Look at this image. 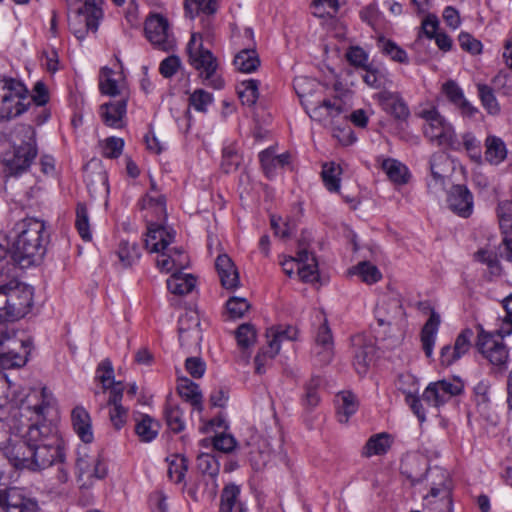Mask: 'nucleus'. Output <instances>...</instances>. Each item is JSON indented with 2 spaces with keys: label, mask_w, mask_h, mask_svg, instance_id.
Returning a JSON list of instances; mask_svg holds the SVG:
<instances>
[{
  "label": "nucleus",
  "mask_w": 512,
  "mask_h": 512,
  "mask_svg": "<svg viewBox=\"0 0 512 512\" xmlns=\"http://www.w3.org/2000/svg\"><path fill=\"white\" fill-rule=\"evenodd\" d=\"M342 168L335 162L324 163L322 166V180L325 188L330 192H338L340 189V182Z\"/></svg>",
  "instance_id": "a19ab883"
},
{
  "label": "nucleus",
  "mask_w": 512,
  "mask_h": 512,
  "mask_svg": "<svg viewBox=\"0 0 512 512\" xmlns=\"http://www.w3.org/2000/svg\"><path fill=\"white\" fill-rule=\"evenodd\" d=\"M33 292L26 285L11 281L0 285V322L24 317L32 306Z\"/></svg>",
  "instance_id": "7ed1b4c3"
},
{
  "label": "nucleus",
  "mask_w": 512,
  "mask_h": 512,
  "mask_svg": "<svg viewBox=\"0 0 512 512\" xmlns=\"http://www.w3.org/2000/svg\"><path fill=\"white\" fill-rule=\"evenodd\" d=\"M485 160L491 165H499L507 157V148L504 141L497 136L489 135L484 142Z\"/></svg>",
  "instance_id": "f704fd0d"
},
{
  "label": "nucleus",
  "mask_w": 512,
  "mask_h": 512,
  "mask_svg": "<svg viewBox=\"0 0 512 512\" xmlns=\"http://www.w3.org/2000/svg\"><path fill=\"white\" fill-rule=\"evenodd\" d=\"M186 51L189 57V63L198 71L200 76L209 81V85L215 89H221L224 81L215 76L217 69V60L210 50L203 47V40L200 33H192L187 44Z\"/></svg>",
  "instance_id": "423d86ee"
},
{
  "label": "nucleus",
  "mask_w": 512,
  "mask_h": 512,
  "mask_svg": "<svg viewBox=\"0 0 512 512\" xmlns=\"http://www.w3.org/2000/svg\"><path fill=\"white\" fill-rule=\"evenodd\" d=\"M373 351L372 346H362L357 350L354 366L358 374L364 375L368 371V368L373 361Z\"/></svg>",
  "instance_id": "680f3d73"
},
{
  "label": "nucleus",
  "mask_w": 512,
  "mask_h": 512,
  "mask_svg": "<svg viewBox=\"0 0 512 512\" xmlns=\"http://www.w3.org/2000/svg\"><path fill=\"white\" fill-rule=\"evenodd\" d=\"M321 379L318 376L312 377L304 385V394L302 397V404L307 409L315 408L320 402L319 387L321 385Z\"/></svg>",
  "instance_id": "09e8293b"
},
{
  "label": "nucleus",
  "mask_w": 512,
  "mask_h": 512,
  "mask_svg": "<svg viewBox=\"0 0 512 512\" xmlns=\"http://www.w3.org/2000/svg\"><path fill=\"white\" fill-rule=\"evenodd\" d=\"M259 157L262 168L268 177L273 176L277 168H283L289 162V154L275 155L274 151L269 149L262 151Z\"/></svg>",
  "instance_id": "ea45409f"
},
{
  "label": "nucleus",
  "mask_w": 512,
  "mask_h": 512,
  "mask_svg": "<svg viewBox=\"0 0 512 512\" xmlns=\"http://www.w3.org/2000/svg\"><path fill=\"white\" fill-rule=\"evenodd\" d=\"M259 81L250 79L243 81L238 88L239 98L243 105L253 106L259 97Z\"/></svg>",
  "instance_id": "603ef678"
},
{
  "label": "nucleus",
  "mask_w": 512,
  "mask_h": 512,
  "mask_svg": "<svg viewBox=\"0 0 512 512\" xmlns=\"http://www.w3.org/2000/svg\"><path fill=\"white\" fill-rule=\"evenodd\" d=\"M335 405L338 421L342 424L348 423L350 417L358 409L356 397L349 391H343L335 396Z\"/></svg>",
  "instance_id": "72a5a7b5"
},
{
  "label": "nucleus",
  "mask_w": 512,
  "mask_h": 512,
  "mask_svg": "<svg viewBox=\"0 0 512 512\" xmlns=\"http://www.w3.org/2000/svg\"><path fill=\"white\" fill-rule=\"evenodd\" d=\"M239 493L240 490L236 485L232 484L226 486L221 494L219 512H232L234 507L236 508V511L239 512L238 507L241 506L240 503H237Z\"/></svg>",
  "instance_id": "4d7b16f0"
},
{
  "label": "nucleus",
  "mask_w": 512,
  "mask_h": 512,
  "mask_svg": "<svg viewBox=\"0 0 512 512\" xmlns=\"http://www.w3.org/2000/svg\"><path fill=\"white\" fill-rule=\"evenodd\" d=\"M349 273L359 276L368 285L374 284L382 278V274L377 266L368 261L359 262L349 269Z\"/></svg>",
  "instance_id": "79ce46f5"
},
{
  "label": "nucleus",
  "mask_w": 512,
  "mask_h": 512,
  "mask_svg": "<svg viewBox=\"0 0 512 512\" xmlns=\"http://www.w3.org/2000/svg\"><path fill=\"white\" fill-rule=\"evenodd\" d=\"M397 385L398 389L405 395L406 403L410 406L419 421H425L426 413L418 397L419 388L417 379L411 374H402L398 377Z\"/></svg>",
  "instance_id": "aec40b11"
},
{
  "label": "nucleus",
  "mask_w": 512,
  "mask_h": 512,
  "mask_svg": "<svg viewBox=\"0 0 512 512\" xmlns=\"http://www.w3.org/2000/svg\"><path fill=\"white\" fill-rule=\"evenodd\" d=\"M449 208L461 217L467 218L473 211V196L464 185H453L448 192Z\"/></svg>",
  "instance_id": "412c9836"
},
{
  "label": "nucleus",
  "mask_w": 512,
  "mask_h": 512,
  "mask_svg": "<svg viewBox=\"0 0 512 512\" xmlns=\"http://www.w3.org/2000/svg\"><path fill=\"white\" fill-rule=\"evenodd\" d=\"M72 426L75 433L85 444L93 441L91 418L83 407H75L71 413Z\"/></svg>",
  "instance_id": "c85d7f7f"
},
{
  "label": "nucleus",
  "mask_w": 512,
  "mask_h": 512,
  "mask_svg": "<svg viewBox=\"0 0 512 512\" xmlns=\"http://www.w3.org/2000/svg\"><path fill=\"white\" fill-rule=\"evenodd\" d=\"M101 0H85L78 9V16L83 18L87 30L95 32L98 29L99 20L102 18Z\"/></svg>",
  "instance_id": "e433bc0d"
},
{
  "label": "nucleus",
  "mask_w": 512,
  "mask_h": 512,
  "mask_svg": "<svg viewBox=\"0 0 512 512\" xmlns=\"http://www.w3.org/2000/svg\"><path fill=\"white\" fill-rule=\"evenodd\" d=\"M166 424L170 430L175 433L181 432L185 428V422L183 418V411L181 408L172 403H167L165 410Z\"/></svg>",
  "instance_id": "8fccbe9b"
},
{
  "label": "nucleus",
  "mask_w": 512,
  "mask_h": 512,
  "mask_svg": "<svg viewBox=\"0 0 512 512\" xmlns=\"http://www.w3.org/2000/svg\"><path fill=\"white\" fill-rule=\"evenodd\" d=\"M156 266L164 273H174L189 266L190 260L187 253L178 247H170L156 253Z\"/></svg>",
  "instance_id": "dca6fc26"
},
{
  "label": "nucleus",
  "mask_w": 512,
  "mask_h": 512,
  "mask_svg": "<svg viewBox=\"0 0 512 512\" xmlns=\"http://www.w3.org/2000/svg\"><path fill=\"white\" fill-rule=\"evenodd\" d=\"M432 478V486L430 490L431 497H437L441 495L439 501L431 503L429 512H452V501L450 499V476L449 473L442 468L435 467L428 471Z\"/></svg>",
  "instance_id": "f8f14e48"
},
{
  "label": "nucleus",
  "mask_w": 512,
  "mask_h": 512,
  "mask_svg": "<svg viewBox=\"0 0 512 512\" xmlns=\"http://www.w3.org/2000/svg\"><path fill=\"white\" fill-rule=\"evenodd\" d=\"M226 307L232 318H241L249 310L250 305L245 298L231 297L227 301Z\"/></svg>",
  "instance_id": "774afa93"
},
{
  "label": "nucleus",
  "mask_w": 512,
  "mask_h": 512,
  "mask_svg": "<svg viewBox=\"0 0 512 512\" xmlns=\"http://www.w3.org/2000/svg\"><path fill=\"white\" fill-rule=\"evenodd\" d=\"M382 168L392 182L397 184H404L407 182V168L399 161L386 159L382 163Z\"/></svg>",
  "instance_id": "de8ad7c7"
},
{
  "label": "nucleus",
  "mask_w": 512,
  "mask_h": 512,
  "mask_svg": "<svg viewBox=\"0 0 512 512\" xmlns=\"http://www.w3.org/2000/svg\"><path fill=\"white\" fill-rule=\"evenodd\" d=\"M268 339V346L261 349L255 357V370L258 374H263L266 365L279 353L280 343L286 340H296L298 337V330L294 326H274L266 331Z\"/></svg>",
  "instance_id": "1a4fd4ad"
},
{
  "label": "nucleus",
  "mask_w": 512,
  "mask_h": 512,
  "mask_svg": "<svg viewBox=\"0 0 512 512\" xmlns=\"http://www.w3.org/2000/svg\"><path fill=\"white\" fill-rule=\"evenodd\" d=\"M75 225L81 238L84 241H90L92 235L90 231L89 216L87 207L83 203L77 204Z\"/></svg>",
  "instance_id": "13d9d810"
},
{
  "label": "nucleus",
  "mask_w": 512,
  "mask_h": 512,
  "mask_svg": "<svg viewBox=\"0 0 512 512\" xmlns=\"http://www.w3.org/2000/svg\"><path fill=\"white\" fill-rule=\"evenodd\" d=\"M159 430V423L151 418L149 415H142L140 420H137L135 425V432L139 438L144 442H149L154 439Z\"/></svg>",
  "instance_id": "a18cd8bd"
},
{
  "label": "nucleus",
  "mask_w": 512,
  "mask_h": 512,
  "mask_svg": "<svg viewBox=\"0 0 512 512\" xmlns=\"http://www.w3.org/2000/svg\"><path fill=\"white\" fill-rule=\"evenodd\" d=\"M213 96L203 89L195 90L189 97L190 105L199 112H206L207 107L212 103Z\"/></svg>",
  "instance_id": "338daca9"
},
{
  "label": "nucleus",
  "mask_w": 512,
  "mask_h": 512,
  "mask_svg": "<svg viewBox=\"0 0 512 512\" xmlns=\"http://www.w3.org/2000/svg\"><path fill=\"white\" fill-rule=\"evenodd\" d=\"M18 134L27 138V141L15 145L12 151L5 153L3 163L9 176H18L25 172L37 155L34 129L29 125H22L18 128Z\"/></svg>",
  "instance_id": "39448f33"
},
{
  "label": "nucleus",
  "mask_w": 512,
  "mask_h": 512,
  "mask_svg": "<svg viewBox=\"0 0 512 512\" xmlns=\"http://www.w3.org/2000/svg\"><path fill=\"white\" fill-rule=\"evenodd\" d=\"M41 423L32 422L28 424V430L23 435L24 442L27 448H62L64 442L58 438L56 434H49V428L43 426V431L40 428Z\"/></svg>",
  "instance_id": "f3484780"
},
{
  "label": "nucleus",
  "mask_w": 512,
  "mask_h": 512,
  "mask_svg": "<svg viewBox=\"0 0 512 512\" xmlns=\"http://www.w3.org/2000/svg\"><path fill=\"white\" fill-rule=\"evenodd\" d=\"M102 155L106 158H118L123 151L124 141L117 137H108L101 142Z\"/></svg>",
  "instance_id": "69168bd1"
},
{
  "label": "nucleus",
  "mask_w": 512,
  "mask_h": 512,
  "mask_svg": "<svg viewBox=\"0 0 512 512\" xmlns=\"http://www.w3.org/2000/svg\"><path fill=\"white\" fill-rule=\"evenodd\" d=\"M502 304L506 315L497 319V332L499 336H508L512 334V294L504 298Z\"/></svg>",
  "instance_id": "052dcab7"
},
{
  "label": "nucleus",
  "mask_w": 512,
  "mask_h": 512,
  "mask_svg": "<svg viewBox=\"0 0 512 512\" xmlns=\"http://www.w3.org/2000/svg\"><path fill=\"white\" fill-rule=\"evenodd\" d=\"M312 354L319 365L329 364L334 357V339L325 317L315 333Z\"/></svg>",
  "instance_id": "2eb2a0df"
},
{
  "label": "nucleus",
  "mask_w": 512,
  "mask_h": 512,
  "mask_svg": "<svg viewBox=\"0 0 512 512\" xmlns=\"http://www.w3.org/2000/svg\"><path fill=\"white\" fill-rule=\"evenodd\" d=\"M439 324L440 316L435 311H432L421 332L422 348L428 358L433 354V347Z\"/></svg>",
  "instance_id": "4c0bfd02"
},
{
  "label": "nucleus",
  "mask_w": 512,
  "mask_h": 512,
  "mask_svg": "<svg viewBox=\"0 0 512 512\" xmlns=\"http://www.w3.org/2000/svg\"><path fill=\"white\" fill-rule=\"evenodd\" d=\"M217 9V0H185V10L192 18L201 14L208 17Z\"/></svg>",
  "instance_id": "c03bdc74"
},
{
  "label": "nucleus",
  "mask_w": 512,
  "mask_h": 512,
  "mask_svg": "<svg viewBox=\"0 0 512 512\" xmlns=\"http://www.w3.org/2000/svg\"><path fill=\"white\" fill-rule=\"evenodd\" d=\"M77 481L80 489H89L93 486L95 479L105 477L107 468L101 462L100 454L97 450H82L78 453L77 461Z\"/></svg>",
  "instance_id": "9b49d317"
},
{
  "label": "nucleus",
  "mask_w": 512,
  "mask_h": 512,
  "mask_svg": "<svg viewBox=\"0 0 512 512\" xmlns=\"http://www.w3.org/2000/svg\"><path fill=\"white\" fill-rule=\"evenodd\" d=\"M6 512H41L35 499L27 497L25 492L17 487L4 491Z\"/></svg>",
  "instance_id": "4be33fe9"
},
{
  "label": "nucleus",
  "mask_w": 512,
  "mask_h": 512,
  "mask_svg": "<svg viewBox=\"0 0 512 512\" xmlns=\"http://www.w3.org/2000/svg\"><path fill=\"white\" fill-rule=\"evenodd\" d=\"M505 336H499L495 332H487L479 328L476 348L481 355L497 370L504 371L508 368L509 349L503 341Z\"/></svg>",
  "instance_id": "6e6552de"
},
{
  "label": "nucleus",
  "mask_w": 512,
  "mask_h": 512,
  "mask_svg": "<svg viewBox=\"0 0 512 512\" xmlns=\"http://www.w3.org/2000/svg\"><path fill=\"white\" fill-rule=\"evenodd\" d=\"M144 31L154 48L164 52L174 50L176 39L166 17L160 14L149 15L145 20Z\"/></svg>",
  "instance_id": "9d476101"
},
{
  "label": "nucleus",
  "mask_w": 512,
  "mask_h": 512,
  "mask_svg": "<svg viewBox=\"0 0 512 512\" xmlns=\"http://www.w3.org/2000/svg\"><path fill=\"white\" fill-rule=\"evenodd\" d=\"M175 240V232L169 231L160 223L147 220V233L144 240L145 248L151 253H159L170 246Z\"/></svg>",
  "instance_id": "a211bd4d"
},
{
  "label": "nucleus",
  "mask_w": 512,
  "mask_h": 512,
  "mask_svg": "<svg viewBox=\"0 0 512 512\" xmlns=\"http://www.w3.org/2000/svg\"><path fill=\"white\" fill-rule=\"evenodd\" d=\"M30 105V92L23 81L0 76V122L21 116Z\"/></svg>",
  "instance_id": "f03ea898"
},
{
  "label": "nucleus",
  "mask_w": 512,
  "mask_h": 512,
  "mask_svg": "<svg viewBox=\"0 0 512 512\" xmlns=\"http://www.w3.org/2000/svg\"><path fill=\"white\" fill-rule=\"evenodd\" d=\"M118 257L124 267H130L137 262L141 256L137 243L121 241L118 249Z\"/></svg>",
  "instance_id": "3c124183"
},
{
  "label": "nucleus",
  "mask_w": 512,
  "mask_h": 512,
  "mask_svg": "<svg viewBox=\"0 0 512 512\" xmlns=\"http://www.w3.org/2000/svg\"><path fill=\"white\" fill-rule=\"evenodd\" d=\"M376 98L381 107L394 118L405 120L410 115L408 106L398 93L382 91Z\"/></svg>",
  "instance_id": "b1692460"
},
{
  "label": "nucleus",
  "mask_w": 512,
  "mask_h": 512,
  "mask_svg": "<svg viewBox=\"0 0 512 512\" xmlns=\"http://www.w3.org/2000/svg\"><path fill=\"white\" fill-rule=\"evenodd\" d=\"M168 462V475L175 483L183 481L185 472L188 469V460L182 454H172L166 458Z\"/></svg>",
  "instance_id": "37998d69"
},
{
  "label": "nucleus",
  "mask_w": 512,
  "mask_h": 512,
  "mask_svg": "<svg viewBox=\"0 0 512 512\" xmlns=\"http://www.w3.org/2000/svg\"><path fill=\"white\" fill-rule=\"evenodd\" d=\"M236 339L242 349H247L256 342V330L253 325L244 323L236 330Z\"/></svg>",
  "instance_id": "e2e57ef3"
},
{
  "label": "nucleus",
  "mask_w": 512,
  "mask_h": 512,
  "mask_svg": "<svg viewBox=\"0 0 512 512\" xmlns=\"http://www.w3.org/2000/svg\"><path fill=\"white\" fill-rule=\"evenodd\" d=\"M298 265L297 274L303 282L312 283L318 280V264L314 255L308 252L305 248H300L298 251Z\"/></svg>",
  "instance_id": "7c9ffc66"
},
{
  "label": "nucleus",
  "mask_w": 512,
  "mask_h": 512,
  "mask_svg": "<svg viewBox=\"0 0 512 512\" xmlns=\"http://www.w3.org/2000/svg\"><path fill=\"white\" fill-rule=\"evenodd\" d=\"M459 379H444L430 383L422 394L423 400L430 406L439 407L463 391Z\"/></svg>",
  "instance_id": "ddd939ff"
},
{
  "label": "nucleus",
  "mask_w": 512,
  "mask_h": 512,
  "mask_svg": "<svg viewBox=\"0 0 512 512\" xmlns=\"http://www.w3.org/2000/svg\"><path fill=\"white\" fill-rule=\"evenodd\" d=\"M233 63L240 72L251 73L259 67L260 59L254 48H245L235 55Z\"/></svg>",
  "instance_id": "58836bf2"
},
{
  "label": "nucleus",
  "mask_w": 512,
  "mask_h": 512,
  "mask_svg": "<svg viewBox=\"0 0 512 512\" xmlns=\"http://www.w3.org/2000/svg\"><path fill=\"white\" fill-rule=\"evenodd\" d=\"M30 460H26L28 469L38 471L54 464H63L65 454L63 450H27Z\"/></svg>",
  "instance_id": "5701e85b"
},
{
  "label": "nucleus",
  "mask_w": 512,
  "mask_h": 512,
  "mask_svg": "<svg viewBox=\"0 0 512 512\" xmlns=\"http://www.w3.org/2000/svg\"><path fill=\"white\" fill-rule=\"evenodd\" d=\"M177 390L179 395L198 412L203 410V396L200 391L199 385L194 383L188 378H181L179 380Z\"/></svg>",
  "instance_id": "2f4dec72"
},
{
  "label": "nucleus",
  "mask_w": 512,
  "mask_h": 512,
  "mask_svg": "<svg viewBox=\"0 0 512 512\" xmlns=\"http://www.w3.org/2000/svg\"><path fill=\"white\" fill-rule=\"evenodd\" d=\"M196 286V278L192 274L182 273V270L172 273L167 280L168 290L175 295L190 293Z\"/></svg>",
  "instance_id": "c9c22d12"
},
{
  "label": "nucleus",
  "mask_w": 512,
  "mask_h": 512,
  "mask_svg": "<svg viewBox=\"0 0 512 512\" xmlns=\"http://www.w3.org/2000/svg\"><path fill=\"white\" fill-rule=\"evenodd\" d=\"M197 467L202 473L203 480L206 478L211 482L209 495H214L217 490L216 476L219 473L220 464L216 455L212 453H201L197 457Z\"/></svg>",
  "instance_id": "cd10ccee"
},
{
  "label": "nucleus",
  "mask_w": 512,
  "mask_h": 512,
  "mask_svg": "<svg viewBox=\"0 0 512 512\" xmlns=\"http://www.w3.org/2000/svg\"><path fill=\"white\" fill-rule=\"evenodd\" d=\"M178 333L181 346L198 347L202 339L200 317L197 311L187 310L178 321Z\"/></svg>",
  "instance_id": "4468645a"
},
{
  "label": "nucleus",
  "mask_w": 512,
  "mask_h": 512,
  "mask_svg": "<svg viewBox=\"0 0 512 512\" xmlns=\"http://www.w3.org/2000/svg\"><path fill=\"white\" fill-rule=\"evenodd\" d=\"M71 487L72 483L69 478V473L61 464L56 477L46 483L44 490L51 497H64L69 494Z\"/></svg>",
  "instance_id": "473e14b6"
},
{
  "label": "nucleus",
  "mask_w": 512,
  "mask_h": 512,
  "mask_svg": "<svg viewBox=\"0 0 512 512\" xmlns=\"http://www.w3.org/2000/svg\"><path fill=\"white\" fill-rule=\"evenodd\" d=\"M16 238L12 245V258L22 267L40 261L45 254V224L36 218H25L15 226Z\"/></svg>",
  "instance_id": "f257e3e1"
},
{
  "label": "nucleus",
  "mask_w": 512,
  "mask_h": 512,
  "mask_svg": "<svg viewBox=\"0 0 512 512\" xmlns=\"http://www.w3.org/2000/svg\"><path fill=\"white\" fill-rule=\"evenodd\" d=\"M461 138L462 143H459L460 147L463 146V148L465 149V151L467 152L468 156L471 158L472 161L480 164L482 162V151L480 141L471 132L464 133L461 136Z\"/></svg>",
  "instance_id": "6e6d98bb"
},
{
  "label": "nucleus",
  "mask_w": 512,
  "mask_h": 512,
  "mask_svg": "<svg viewBox=\"0 0 512 512\" xmlns=\"http://www.w3.org/2000/svg\"><path fill=\"white\" fill-rule=\"evenodd\" d=\"M293 85L301 104L309 111V105L312 103L306 98L311 95L313 88L317 85L316 81L300 76L294 79Z\"/></svg>",
  "instance_id": "864d4df0"
},
{
  "label": "nucleus",
  "mask_w": 512,
  "mask_h": 512,
  "mask_svg": "<svg viewBox=\"0 0 512 512\" xmlns=\"http://www.w3.org/2000/svg\"><path fill=\"white\" fill-rule=\"evenodd\" d=\"M310 111V108H309ZM342 109L336 102L330 100H323L319 105H314L311 108V117L315 120L322 121L327 117H335L340 115Z\"/></svg>",
  "instance_id": "5fc2aeb1"
},
{
  "label": "nucleus",
  "mask_w": 512,
  "mask_h": 512,
  "mask_svg": "<svg viewBox=\"0 0 512 512\" xmlns=\"http://www.w3.org/2000/svg\"><path fill=\"white\" fill-rule=\"evenodd\" d=\"M14 401L20 416L28 422L43 423L53 405V397L46 387L29 388L15 392Z\"/></svg>",
  "instance_id": "20e7f679"
},
{
  "label": "nucleus",
  "mask_w": 512,
  "mask_h": 512,
  "mask_svg": "<svg viewBox=\"0 0 512 512\" xmlns=\"http://www.w3.org/2000/svg\"><path fill=\"white\" fill-rule=\"evenodd\" d=\"M431 175L436 184L443 186L453 168L449 155L444 151H438L430 159Z\"/></svg>",
  "instance_id": "c756f323"
},
{
  "label": "nucleus",
  "mask_w": 512,
  "mask_h": 512,
  "mask_svg": "<svg viewBox=\"0 0 512 512\" xmlns=\"http://www.w3.org/2000/svg\"><path fill=\"white\" fill-rule=\"evenodd\" d=\"M422 117L425 120L423 133L431 143L455 151L460 150L453 126L437 110H425L422 112Z\"/></svg>",
  "instance_id": "0eeeda50"
},
{
  "label": "nucleus",
  "mask_w": 512,
  "mask_h": 512,
  "mask_svg": "<svg viewBox=\"0 0 512 512\" xmlns=\"http://www.w3.org/2000/svg\"><path fill=\"white\" fill-rule=\"evenodd\" d=\"M215 266L225 289H234L239 285V274L231 258L222 254L216 259Z\"/></svg>",
  "instance_id": "bb28decb"
},
{
  "label": "nucleus",
  "mask_w": 512,
  "mask_h": 512,
  "mask_svg": "<svg viewBox=\"0 0 512 512\" xmlns=\"http://www.w3.org/2000/svg\"><path fill=\"white\" fill-rule=\"evenodd\" d=\"M477 89L483 106L487 109V111L490 114H497L500 108L494 96L492 88L486 84H478Z\"/></svg>",
  "instance_id": "0e129e2a"
},
{
  "label": "nucleus",
  "mask_w": 512,
  "mask_h": 512,
  "mask_svg": "<svg viewBox=\"0 0 512 512\" xmlns=\"http://www.w3.org/2000/svg\"><path fill=\"white\" fill-rule=\"evenodd\" d=\"M499 225L503 234L499 254L512 262V201L501 202L498 206Z\"/></svg>",
  "instance_id": "6ab92c4d"
},
{
  "label": "nucleus",
  "mask_w": 512,
  "mask_h": 512,
  "mask_svg": "<svg viewBox=\"0 0 512 512\" xmlns=\"http://www.w3.org/2000/svg\"><path fill=\"white\" fill-rule=\"evenodd\" d=\"M140 208L145 212V220H151L152 223L166 218L165 199L162 195H153L147 193L140 202Z\"/></svg>",
  "instance_id": "a878e982"
},
{
  "label": "nucleus",
  "mask_w": 512,
  "mask_h": 512,
  "mask_svg": "<svg viewBox=\"0 0 512 512\" xmlns=\"http://www.w3.org/2000/svg\"><path fill=\"white\" fill-rule=\"evenodd\" d=\"M113 75L114 71L108 67H103L99 74L100 92L112 97L121 93L120 85Z\"/></svg>",
  "instance_id": "49530a36"
},
{
  "label": "nucleus",
  "mask_w": 512,
  "mask_h": 512,
  "mask_svg": "<svg viewBox=\"0 0 512 512\" xmlns=\"http://www.w3.org/2000/svg\"><path fill=\"white\" fill-rule=\"evenodd\" d=\"M127 111V101L121 99L115 102H109L100 106V116L103 122L113 128H122Z\"/></svg>",
  "instance_id": "393cba45"
},
{
  "label": "nucleus",
  "mask_w": 512,
  "mask_h": 512,
  "mask_svg": "<svg viewBox=\"0 0 512 512\" xmlns=\"http://www.w3.org/2000/svg\"><path fill=\"white\" fill-rule=\"evenodd\" d=\"M379 47L385 55L389 56L393 61L399 63H408V55L405 50L399 47L395 42L386 39L379 40Z\"/></svg>",
  "instance_id": "bf43d9fd"
}]
</instances>
